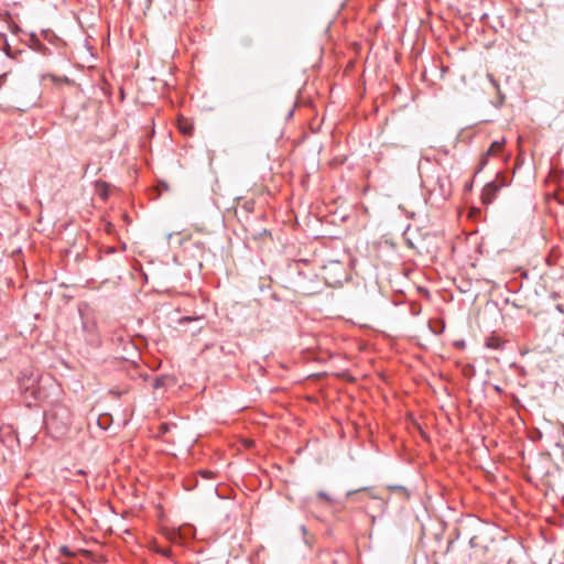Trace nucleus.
Wrapping results in <instances>:
<instances>
[{
	"mask_svg": "<svg viewBox=\"0 0 564 564\" xmlns=\"http://www.w3.org/2000/svg\"><path fill=\"white\" fill-rule=\"evenodd\" d=\"M59 553L66 557H75L76 553L72 551L67 545H62L59 547Z\"/></svg>",
	"mask_w": 564,
	"mask_h": 564,
	"instance_id": "nucleus-13",
	"label": "nucleus"
},
{
	"mask_svg": "<svg viewBox=\"0 0 564 564\" xmlns=\"http://www.w3.org/2000/svg\"><path fill=\"white\" fill-rule=\"evenodd\" d=\"M495 389L496 391L501 392V389L498 386H496Z\"/></svg>",
	"mask_w": 564,
	"mask_h": 564,
	"instance_id": "nucleus-20",
	"label": "nucleus"
},
{
	"mask_svg": "<svg viewBox=\"0 0 564 564\" xmlns=\"http://www.w3.org/2000/svg\"><path fill=\"white\" fill-rule=\"evenodd\" d=\"M158 552L161 553L162 555L166 556V557L171 556V549H169V547L158 549Z\"/></svg>",
	"mask_w": 564,
	"mask_h": 564,
	"instance_id": "nucleus-16",
	"label": "nucleus"
},
{
	"mask_svg": "<svg viewBox=\"0 0 564 564\" xmlns=\"http://www.w3.org/2000/svg\"><path fill=\"white\" fill-rule=\"evenodd\" d=\"M51 83L53 86H62V85H73L74 84V80L69 79L68 77L66 76H57V75H54V74H43L41 75V83L43 85H46V83Z\"/></svg>",
	"mask_w": 564,
	"mask_h": 564,
	"instance_id": "nucleus-5",
	"label": "nucleus"
},
{
	"mask_svg": "<svg viewBox=\"0 0 564 564\" xmlns=\"http://www.w3.org/2000/svg\"><path fill=\"white\" fill-rule=\"evenodd\" d=\"M0 20L4 22L8 26V29L11 31V33L18 35L22 32V29L19 26V24L14 21L13 15L9 11H3L0 13Z\"/></svg>",
	"mask_w": 564,
	"mask_h": 564,
	"instance_id": "nucleus-7",
	"label": "nucleus"
},
{
	"mask_svg": "<svg viewBox=\"0 0 564 564\" xmlns=\"http://www.w3.org/2000/svg\"><path fill=\"white\" fill-rule=\"evenodd\" d=\"M253 205L254 203L252 200H248V202H245L242 207L243 209H246L248 213L252 212L253 210Z\"/></svg>",
	"mask_w": 564,
	"mask_h": 564,
	"instance_id": "nucleus-14",
	"label": "nucleus"
},
{
	"mask_svg": "<svg viewBox=\"0 0 564 564\" xmlns=\"http://www.w3.org/2000/svg\"><path fill=\"white\" fill-rule=\"evenodd\" d=\"M41 35L43 36L44 40H46L47 42H50L52 44H55V42L59 40L57 37V35L50 29L42 30Z\"/></svg>",
	"mask_w": 564,
	"mask_h": 564,
	"instance_id": "nucleus-12",
	"label": "nucleus"
},
{
	"mask_svg": "<svg viewBox=\"0 0 564 564\" xmlns=\"http://www.w3.org/2000/svg\"><path fill=\"white\" fill-rule=\"evenodd\" d=\"M0 39L3 41L2 51L10 58H15V53L12 52L10 44L8 43L7 35L4 33H0Z\"/></svg>",
	"mask_w": 564,
	"mask_h": 564,
	"instance_id": "nucleus-11",
	"label": "nucleus"
},
{
	"mask_svg": "<svg viewBox=\"0 0 564 564\" xmlns=\"http://www.w3.org/2000/svg\"><path fill=\"white\" fill-rule=\"evenodd\" d=\"M347 496L352 502L361 505L364 510L369 514L373 512H383L386 508L384 500L373 495L368 488L349 491Z\"/></svg>",
	"mask_w": 564,
	"mask_h": 564,
	"instance_id": "nucleus-2",
	"label": "nucleus"
},
{
	"mask_svg": "<svg viewBox=\"0 0 564 564\" xmlns=\"http://www.w3.org/2000/svg\"><path fill=\"white\" fill-rule=\"evenodd\" d=\"M503 145H505V140L503 139L501 141H494L490 144L489 149L486 151V153L482 156V159L480 160V167H479V170H481L487 164V158H489V156H497L502 151Z\"/></svg>",
	"mask_w": 564,
	"mask_h": 564,
	"instance_id": "nucleus-6",
	"label": "nucleus"
},
{
	"mask_svg": "<svg viewBox=\"0 0 564 564\" xmlns=\"http://www.w3.org/2000/svg\"><path fill=\"white\" fill-rule=\"evenodd\" d=\"M318 498L323 499V500H326V501H332L329 495L325 491H319L317 494Z\"/></svg>",
	"mask_w": 564,
	"mask_h": 564,
	"instance_id": "nucleus-15",
	"label": "nucleus"
},
{
	"mask_svg": "<svg viewBox=\"0 0 564 564\" xmlns=\"http://www.w3.org/2000/svg\"><path fill=\"white\" fill-rule=\"evenodd\" d=\"M46 426L52 432L57 433L58 435H63L65 432L68 431L69 426L68 424H64L61 429L57 426L56 415H52L47 417L46 420Z\"/></svg>",
	"mask_w": 564,
	"mask_h": 564,
	"instance_id": "nucleus-9",
	"label": "nucleus"
},
{
	"mask_svg": "<svg viewBox=\"0 0 564 564\" xmlns=\"http://www.w3.org/2000/svg\"><path fill=\"white\" fill-rule=\"evenodd\" d=\"M85 328L89 329V332H91V333H95L97 326L95 323H93L89 327L87 325H85Z\"/></svg>",
	"mask_w": 564,
	"mask_h": 564,
	"instance_id": "nucleus-17",
	"label": "nucleus"
},
{
	"mask_svg": "<svg viewBox=\"0 0 564 564\" xmlns=\"http://www.w3.org/2000/svg\"><path fill=\"white\" fill-rule=\"evenodd\" d=\"M485 346L489 349L502 350L505 347V340L500 336L491 334L486 338Z\"/></svg>",
	"mask_w": 564,
	"mask_h": 564,
	"instance_id": "nucleus-8",
	"label": "nucleus"
},
{
	"mask_svg": "<svg viewBox=\"0 0 564 564\" xmlns=\"http://www.w3.org/2000/svg\"><path fill=\"white\" fill-rule=\"evenodd\" d=\"M506 185L505 178L499 175L492 181L487 183L481 191V203L489 205L496 198L497 193Z\"/></svg>",
	"mask_w": 564,
	"mask_h": 564,
	"instance_id": "nucleus-3",
	"label": "nucleus"
},
{
	"mask_svg": "<svg viewBox=\"0 0 564 564\" xmlns=\"http://www.w3.org/2000/svg\"><path fill=\"white\" fill-rule=\"evenodd\" d=\"M295 267L297 270V279L294 281L295 291L305 296L317 293V275L310 268L308 262L301 260Z\"/></svg>",
	"mask_w": 564,
	"mask_h": 564,
	"instance_id": "nucleus-1",
	"label": "nucleus"
},
{
	"mask_svg": "<svg viewBox=\"0 0 564 564\" xmlns=\"http://www.w3.org/2000/svg\"><path fill=\"white\" fill-rule=\"evenodd\" d=\"M177 128L184 135H191L194 130L193 124L184 118H178Z\"/></svg>",
	"mask_w": 564,
	"mask_h": 564,
	"instance_id": "nucleus-10",
	"label": "nucleus"
},
{
	"mask_svg": "<svg viewBox=\"0 0 564 564\" xmlns=\"http://www.w3.org/2000/svg\"><path fill=\"white\" fill-rule=\"evenodd\" d=\"M95 344L99 345L100 340H99V337L96 336V338L93 340Z\"/></svg>",
	"mask_w": 564,
	"mask_h": 564,
	"instance_id": "nucleus-18",
	"label": "nucleus"
},
{
	"mask_svg": "<svg viewBox=\"0 0 564 564\" xmlns=\"http://www.w3.org/2000/svg\"><path fill=\"white\" fill-rule=\"evenodd\" d=\"M28 45L32 51L41 55L48 56L52 54L51 50L40 41L37 34L34 32L29 34Z\"/></svg>",
	"mask_w": 564,
	"mask_h": 564,
	"instance_id": "nucleus-4",
	"label": "nucleus"
},
{
	"mask_svg": "<svg viewBox=\"0 0 564 564\" xmlns=\"http://www.w3.org/2000/svg\"><path fill=\"white\" fill-rule=\"evenodd\" d=\"M210 474H212V473H209V471H204V473H203V476H204V477H209V475H210Z\"/></svg>",
	"mask_w": 564,
	"mask_h": 564,
	"instance_id": "nucleus-19",
	"label": "nucleus"
}]
</instances>
